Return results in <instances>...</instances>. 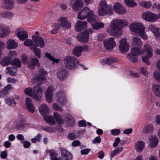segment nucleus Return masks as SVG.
<instances>
[{"label": "nucleus", "mask_w": 160, "mask_h": 160, "mask_svg": "<svg viewBox=\"0 0 160 160\" xmlns=\"http://www.w3.org/2000/svg\"><path fill=\"white\" fill-rule=\"evenodd\" d=\"M145 145V143L142 141L138 142L135 145V148L137 152H141Z\"/></svg>", "instance_id": "7c9ffc66"}, {"label": "nucleus", "mask_w": 160, "mask_h": 160, "mask_svg": "<svg viewBox=\"0 0 160 160\" xmlns=\"http://www.w3.org/2000/svg\"><path fill=\"white\" fill-rule=\"evenodd\" d=\"M61 154L62 157L64 158H68L70 159H72V156L71 153L64 148L62 149Z\"/></svg>", "instance_id": "c756f323"}, {"label": "nucleus", "mask_w": 160, "mask_h": 160, "mask_svg": "<svg viewBox=\"0 0 160 160\" xmlns=\"http://www.w3.org/2000/svg\"><path fill=\"white\" fill-rule=\"evenodd\" d=\"M30 49L32 50L34 52L36 56L38 58H41L40 49L37 48V47L31 46L30 47Z\"/></svg>", "instance_id": "c03bdc74"}, {"label": "nucleus", "mask_w": 160, "mask_h": 160, "mask_svg": "<svg viewBox=\"0 0 160 160\" xmlns=\"http://www.w3.org/2000/svg\"><path fill=\"white\" fill-rule=\"evenodd\" d=\"M26 106H29L33 104L32 102V99L31 98L27 97L26 98Z\"/></svg>", "instance_id": "bf43d9fd"}, {"label": "nucleus", "mask_w": 160, "mask_h": 160, "mask_svg": "<svg viewBox=\"0 0 160 160\" xmlns=\"http://www.w3.org/2000/svg\"><path fill=\"white\" fill-rule=\"evenodd\" d=\"M144 52H147V54H150L152 53V49L151 46L148 44H145L143 47Z\"/></svg>", "instance_id": "de8ad7c7"}, {"label": "nucleus", "mask_w": 160, "mask_h": 160, "mask_svg": "<svg viewBox=\"0 0 160 160\" xmlns=\"http://www.w3.org/2000/svg\"><path fill=\"white\" fill-rule=\"evenodd\" d=\"M7 81L8 83H15L17 82V80L14 78L11 77H8L7 79Z\"/></svg>", "instance_id": "774afa93"}, {"label": "nucleus", "mask_w": 160, "mask_h": 160, "mask_svg": "<svg viewBox=\"0 0 160 160\" xmlns=\"http://www.w3.org/2000/svg\"><path fill=\"white\" fill-rule=\"evenodd\" d=\"M132 45L135 47H141L143 44L141 39L137 37H133L132 39Z\"/></svg>", "instance_id": "bb28decb"}, {"label": "nucleus", "mask_w": 160, "mask_h": 160, "mask_svg": "<svg viewBox=\"0 0 160 160\" xmlns=\"http://www.w3.org/2000/svg\"><path fill=\"white\" fill-rule=\"evenodd\" d=\"M53 116L56 122L58 124H62L63 123L64 120L61 118L60 115L58 112H54Z\"/></svg>", "instance_id": "58836bf2"}, {"label": "nucleus", "mask_w": 160, "mask_h": 160, "mask_svg": "<svg viewBox=\"0 0 160 160\" xmlns=\"http://www.w3.org/2000/svg\"><path fill=\"white\" fill-rule=\"evenodd\" d=\"M24 92L26 94L31 97L32 96L33 93L32 89L30 88H26L24 90Z\"/></svg>", "instance_id": "6e6d98bb"}, {"label": "nucleus", "mask_w": 160, "mask_h": 160, "mask_svg": "<svg viewBox=\"0 0 160 160\" xmlns=\"http://www.w3.org/2000/svg\"><path fill=\"white\" fill-rule=\"evenodd\" d=\"M45 81V77L42 74L38 75L36 77H33L32 79V82L34 84H37L38 86Z\"/></svg>", "instance_id": "dca6fc26"}, {"label": "nucleus", "mask_w": 160, "mask_h": 160, "mask_svg": "<svg viewBox=\"0 0 160 160\" xmlns=\"http://www.w3.org/2000/svg\"><path fill=\"white\" fill-rule=\"evenodd\" d=\"M33 91L31 97L37 101L40 100L42 96L41 88L38 86H35L33 88Z\"/></svg>", "instance_id": "6e6552de"}, {"label": "nucleus", "mask_w": 160, "mask_h": 160, "mask_svg": "<svg viewBox=\"0 0 160 160\" xmlns=\"http://www.w3.org/2000/svg\"><path fill=\"white\" fill-rule=\"evenodd\" d=\"M118 61L116 59L113 57H110L106 59H104L101 62L102 63V65H104L105 64H110L112 63H114L117 62Z\"/></svg>", "instance_id": "c9c22d12"}, {"label": "nucleus", "mask_w": 160, "mask_h": 160, "mask_svg": "<svg viewBox=\"0 0 160 160\" xmlns=\"http://www.w3.org/2000/svg\"><path fill=\"white\" fill-rule=\"evenodd\" d=\"M13 89V87L12 85L10 84H8L2 90V94L4 95V96L7 95L9 92V90H12Z\"/></svg>", "instance_id": "ea45409f"}, {"label": "nucleus", "mask_w": 160, "mask_h": 160, "mask_svg": "<svg viewBox=\"0 0 160 160\" xmlns=\"http://www.w3.org/2000/svg\"><path fill=\"white\" fill-rule=\"evenodd\" d=\"M70 4L72 8L76 11L78 10L83 6V2L82 0H71Z\"/></svg>", "instance_id": "f8f14e48"}, {"label": "nucleus", "mask_w": 160, "mask_h": 160, "mask_svg": "<svg viewBox=\"0 0 160 160\" xmlns=\"http://www.w3.org/2000/svg\"><path fill=\"white\" fill-rule=\"evenodd\" d=\"M135 47L131 50V52L137 56L143 54L144 53V50L141 48V47Z\"/></svg>", "instance_id": "c85d7f7f"}, {"label": "nucleus", "mask_w": 160, "mask_h": 160, "mask_svg": "<svg viewBox=\"0 0 160 160\" xmlns=\"http://www.w3.org/2000/svg\"><path fill=\"white\" fill-rule=\"evenodd\" d=\"M87 19L88 22L92 23L98 20L99 18L98 16L94 14L93 11L91 10L89 13Z\"/></svg>", "instance_id": "a878e982"}, {"label": "nucleus", "mask_w": 160, "mask_h": 160, "mask_svg": "<svg viewBox=\"0 0 160 160\" xmlns=\"http://www.w3.org/2000/svg\"><path fill=\"white\" fill-rule=\"evenodd\" d=\"M143 19L148 22H153L158 19V16L155 14L149 11L144 12L142 14Z\"/></svg>", "instance_id": "423d86ee"}, {"label": "nucleus", "mask_w": 160, "mask_h": 160, "mask_svg": "<svg viewBox=\"0 0 160 160\" xmlns=\"http://www.w3.org/2000/svg\"><path fill=\"white\" fill-rule=\"evenodd\" d=\"M149 139L150 141V147L151 148H154L158 145V139L156 136H152Z\"/></svg>", "instance_id": "393cba45"}, {"label": "nucleus", "mask_w": 160, "mask_h": 160, "mask_svg": "<svg viewBox=\"0 0 160 160\" xmlns=\"http://www.w3.org/2000/svg\"><path fill=\"white\" fill-rule=\"evenodd\" d=\"M137 56L133 53L131 52L130 53H128L127 55V58L130 61L133 63H135L138 61V58Z\"/></svg>", "instance_id": "37998d69"}, {"label": "nucleus", "mask_w": 160, "mask_h": 160, "mask_svg": "<svg viewBox=\"0 0 160 160\" xmlns=\"http://www.w3.org/2000/svg\"><path fill=\"white\" fill-rule=\"evenodd\" d=\"M152 88L155 94L160 97V85L154 84L152 85Z\"/></svg>", "instance_id": "e433bc0d"}, {"label": "nucleus", "mask_w": 160, "mask_h": 160, "mask_svg": "<svg viewBox=\"0 0 160 160\" xmlns=\"http://www.w3.org/2000/svg\"><path fill=\"white\" fill-rule=\"evenodd\" d=\"M57 76L60 81H64L66 79L68 76V72L65 68H61L58 70Z\"/></svg>", "instance_id": "ddd939ff"}, {"label": "nucleus", "mask_w": 160, "mask_h": 160, "mask_svg": "<svg viewBox=\"0 0 160 160\" xmlns=\"http://www.w3.org/2000/svg\"><path fill=\"white\" fill-rule=\"evenodd\" d=\"M26 106H29L33 104L32 102V99L31 98L27 97L26 98Z\"/></svg>", "instance_id": "052dcab7"}, {"label": "nucleus", "mask_w": 160, "mask_h": 160, "mask_svg": "<svg viewBox=\"0 0 160 160\" xmlns=\"http://www.w3.org/2000/svg\"><path fill=\"white\" fill-rule=\"evenodd\" d=\"M119 49L122 53H124L127 52L129 48V43L127 42V39L125 38L121 39L119 42Z\"/></svg>", "instance_id": "0eeeda50"}, {"label": "nucleus", "mask_w": 160, "mask_h": 160, "mask_svg": "<svg viewBox=\"0 0 160 160\" xmlns=\"http://www.w3.org/2000/svg\"><path fill=\"white\" fill-rule=\"evenodd\" d=\"M122 147L116 148L114 150L111 152L110 154V158L112 159V158L116 155L118 153H119L123 150Z\"/></svg>", "instance_id": "79ce46f5"}, {"label": "nucleus", "mask_w": 160, "mask_h": 160, "mask_svg": "<svg viewBox=\"0 0 160 160\" xmlns=\"http://www.w3.org/2000/svg\"><path fill=\"white\" fill-rule=\"evenodd\" d=\"M148 28L153 33L156 37L158 38L160 36V28H157L154 25H150Z\"/></svg>", "instance_id": "412c9836"}, {"label": "nucleus", "mask_w": 160, "mask_h": 160, "mask_svg": "<svg viewBox=\"0 0 160 160\" xmlns=\"http://www.w3.org/2000/svg\"><path fill=\"white\" fill-rule=\"evenodd\" d=\"M114 10L119 14H123L126 12V10L120 3L117 2L113 6Z\"/></svg>", "instance_id": "f3484780"}, {"label": "nucleus", "mask_w": 160, "mask_h": 160, "mask_svg": "<svg viewBox=\"0 0 160 160\" xmlns=\"http://www.w3.org/2000/svg\"><path fill=\"white\" fill-rule=\"evenodd\" d=\"M48 152L50 156V159L56 157L58 155L56 152L53 150H50L48 151Z\"/></svg>", "instance_id": "13d9d810"}, {"label": "nucleus", "mask_w": 160, "mask_h": 160, "mask_svg": "<svg viewBox=\"0 0 160 160\" xmlns=\"http://www.w3.org/2000/svg\"><path fill=\"white\" fill-rule=\"evenodd\" d=\"M53 109L58 111H62V107L60 106L57 103H55L53 104Z\"/></svg>", "instance_id": "69168bd1"}, {"label": "nucleus", "mask_w": 160, "mask_h": 160, "mask_svg": "<svg viewBox=\"0 0 160 160\" xmlns=\"http://www.w3.org/2000/svg\"><path fill=\"white\" fill-rule=\"evenodd\" d=\"M7 27L4 24H0V37H4L9 34Z\"/></svg>", "instance_id": "b1692460"}, {"label": "nucleus", "mask_w": 160, "mask_h": 160, "mask_svg": "<svg viewBox=\"0 0 160 160\" xmlns=\"http://www.w3.org/2000/svg\"><path fill=\"white\" fill-rule=\"evenodd\" d=\"M33 42L30 39H27L24 42V44L25 46H29L30 45H32Z\"/></svg>", "instance_id": "338daca9"}, {"label": "nucleus", "mask_w": 160, "mask_h": 160, "mask_svg": "<svg viewBox=\"0 0 160 160\" xmlns=\"http://www.w3.org/2000/svg\"><path fill=\"white\" fill-rule=\"evenodd\" d=\"M113 37H111L109 39H106L103 42L105 49L109 50H112L116 46V42L114 40Z\"/></svg>", "instance_id": "1a4fd4ad"}, {"label": "nucleus", "mask_w": 160, "mask_h": 160, "mask_svg": "<svg viewBox=\"0 0 160 160\" xmlns=\"http://www.w3.org/2000/svg\"><path fill=\"white\" fill-rule=\"evenodd\" d=\"M17 54L15 51H9L8 57L9 58H11L12 60L14 57L16 56Z\"/></svg>", "instance_id": "680f3d73"}, {"label": "nucleus", "mask_w": 160, "mask_h": 160, "mask_svg": "<svg viewBox=\"0 0 160 160\" xmlns=\"http://www.w3.org/2000/svg\"><path fill=\"white\" fill-rule=\"evenodd\" d=\"M82 46H76L73 49V54L76 56L79 57L81 55V53L82 51Z\"/></svg>", "instance_id": "f704fd0d"}, {"label": "nucleus", "mask_w": 160, "mask_h": 160, "mask_svg": "<svg viewBox=\"0 0 160 160\" xmlns=\"http://www.w3.org/2000/svg\"><path fill=\"white\" fill-rule=\"evenodd\" d=\"M153 130V126L151 124L146 125L142 130V132L144 133H150Z\"/></svg>", "instance_id": "72a5a7b5"}, {"label": "nucleus", "mask_w": 160, "mask_h": 160, "mask_svg": "<svg viewBox=\"0 0 160 160\" xmlns=\"http://www.w3.org/2000/svg\"><path fill=\"white\" fill-rule=\"evenodd\" d=\"M41 134L38 135L34 138L31 139V141L32 142L35 143H36V142H39L41 139Z\"/></svg>", "instance_id": "5fc2aeb1"}, {"label": "nucleus", "mask_w": 160, "mask_h": 160, "mask_svg": "<svg viewBox=\"0 0 160 160\" xmlns=\"http://www.w3.org/2000/svg\"><path fill=\"white\" fill-rule=\"evenodd\" d=\"M56 98L59 104L63 106L66 104V100L65 98V95L62 92H58Z\"/></svg>", "instance_id": "2eb2a0df"}, {"label": "nucleus", "mask_w": 160, "mask_h": 160, "mask_svg": "<svg viewBox=\"0 0 160 160\" xmlns=\"http://www.w3.org/2000/svg\"><path fill=\"white\" fill-rule=\"evenodd\" d=\"M92 26L93 28L98 30L103 28L104 24L102 22H100L98 20L95 22L92 23Z\"/></svg>", "instance_id": "2f4dec72"}, {"label": "nucleus", "mask_w": 160, "mask_h": 160, "mask_svg": "<svg viewBox=\"0 0 160 160\" xmlns=\"http://www.w3.org/2000/svg\"><path fill=\"white\" fill-rule=\"evenodd\" d=\"M78 40L82 42H87L88 41L89 36L86 32H83L81 33L78 34L77 36Z\"/></svg>", "instance_id": "a211bd4d"}, {"label": "nucleus", "mask_w": 160, "mask_h": 160, "mask_svg": "<svg viewBox=\"0 0 160 160\" xmlns=\"http://www.w3.org/2000/svg\"><path fill=\"white\" fill-rule=\"evenodd\" d=\"M45 57H47L51 60L53 61L54 62H58V59L54 58L49 53H45Z\"/></svg>", "instance_id": "4d7b16f0"}, {"label": "nucleus", "mask_w": 160, "mask_h": 160, "mask_svg": "<svg viewBox=\"0 0 160 160\" xmlns=\"http://www.w3.org/2000/svg\"><path fill=\"white\" fill-rule=\"evenodd\" d=\"M18 45V43L13 39H9L6 42V48L9 50L15 49L17 47Z\"/></svg>", "instance_id": "5701e85b"}, {"label": "nucleus", "mask_w": 160, "mask_h": 160, "mask_svg": "<svg viewBox=\"0 0 160 160\" xmlns=\"http://www.w3.org/2000/svg\"><path fill=\"white\" fill-rule=\"evenodd\" d=\"M32 38L34 40V44L32 45L33 46L39 47L41 48H43L45 47V43L44 39L41 37L38 36H32Z\"/></svg>", "instance_id": "9d476101"}, {"label": "nucleus", "mask_w": 160, "mask_h": 160, "mask_svg": "<svg viewBox=\"0 0 160 160\" xmlns=\"http://www.w3.org/2000/svg\"><path fill=\"white\" fill-rule=\"evenodd\" d=\"M139 5L146 8H148L152 6V4L150 2H139Z\"/></svg>", "instance_id": "09e8293b"}, {"label": "nucleus", "mask_w": 160, "mask_h": 160, "mask_svg": "<svg viewBox=\"0 0 160 160\" xmlns=\"http://www.w3.org/2000/svg\"><path fill=\"white\" fill-rule=\"evenodd\" d=\"M39 111L40 114L44 117L46 114L49 113V109L46 104H43L40 106Z\"/></svg>", "instance_id": "cd10ccee"}, {"label": "nucleus", "mask_w": 160, "mask_h": 160, "mask_svg": "<svg viewBox=\"0 0 160 160\" xmlns=\"http://www.w3.org/2000/svg\"><path fill=\"white\" fill-rule=\"evenodd\" d=\"M128 24V22L125 20L114 19L111 22L106 31L111 36L116 37H120L122 33V28Z\"/></svg>", "instance_id": "f257e3e1"}, {"label": "nucleus", "mask_w": 160, "mask_h": 160, "mask_svg": "<svg viewBox=\"0 0 160 160\" xmlns=\"http://www.w3.org/2000/svg\"><path fill=\"white\" fill-rule=\"evenodd\" d=\"M98 13L100 16L111 15L113 13L112 8L108 5L106 0H101L99 3Z\"/></svg>", "instance_id": "7ed1b4c3"}, {"label": "nucleus", "mask_w": 160, "mask_h": 160, "mask_svg": "<svg viewBox=\"0 0 160 160\" xmlns=\"http://www.w3.org/2000/svg\"><path fill=\"white\" fill-rule=\"evenodd\" d=\"M152 56V53L150 54H147L146 56L143 55L142 56V59L143 62H145L147 65L149 64V59Z\"/></svg>", "instance_id": "a18cd8bd"}, {"label": "nucleus", "mask_w": 160, "mask_h": 160, "mask_svg": "<svg viewBox=\"0 0 160 160\" xmlns=\"http://www.w3.org/2000/svg\"><path fill=\"white\" fill-rule=\"evenodd\" d=\"M68 123L71 127L73 126L75 122L74 119L72 117H70L68 118Z\"/></svg>", "instance_id": "e2e57ef3"}, {"label": "nucleus", "mask_w": 160, "mask_h": 160, "mask_svg": "<svg viewBox=\"0 0 160 160\" xmlns=\"http://www.w3.org/2000/svg\"><path fill=\"white\" fill-rule=\"evenodd\" d=\"M125 2L129 7H133L136 5V3L132 0H125Z\"/></svg>", "instance_id": "3c124183"}, {"label": "nucleus", "mask_w": 160, "mask_h": 160, "mask_svg": "<svg viewBox=\"0 0 160 160\" xmlns=\"http://www.w3.org/2000/svg\"><path fill=\"white\" fill-rule=\"evenodd\" d=\"M87 24L86 21L78 20L75 25L76 30L77 31H81L86 27Z\"/></svg>", "instance_id": "aec40b11"}, {"label": "nucleus", "mask_w": 160, "mask_h": 160, "mask_svg": "<svg viewBox=\"0 0 160 160\" xmlns=\"http://www.w3.org/2000/svg\"><path fill=\"white\" fill-rule=\"evenodd\" d=\"M12 64L17 67H19L21 64L20 60L18 58L14 59L12 62Z\"/></svg>", "instance_id": "864d4df0"}, {"label": "nucleus", "mask_w": 160, "mask_h": 160, "mask_svg": "<svg viewBox=\"0 0 160 160\" xmlns=\"http://www.w3.org/2000/svg\"><path fill=\"white\" fill-rule=\"evenodd\" d=\"M4 99L6 103L9 106L15 105L16 104V102L12 97L7 96L4 98Z\"/></svg>", "instance_id": "473e14b6"}, {"label": "nucleus", "mask_w": 160, "mask_h": 160, "mask_svg": "<svg viewBox=\"0 0 160 160\" xmlns=\"http://www.w3.org/2000/svg\"><path fill=\"white\" fill-rule=\"evenodd\" d=\"M17 36L21 40L23 41L28 37V34L25 30L18 29L17 30Z\"/></svg>", "instance_id": "4be33fe9"}, {"label": "nucleus", "mask_w": 160, "mask_h": 160, "mask_svg": "<svg viewBox=\"0 0 160 160\" xmlns=\"http://www.w3.org/2000/svg\"><path fill=\"white\" fill-rule=\"evenodd\" d=\"M130 30L139 35L142 39L146 40L148 36L145 32V27L143 24L140 22H134L129 26Z\"/></svg>", "instance_id": "f03ea898"}, {"label": "nucleus", "mask_w": 160, "mask_h": 160, "mask_svg": "<svg viewBox=\"0 0 160 160\" xmlns=\"http://www.w3.org/2000/svg\"><path fill=\"white\" fill-rule=\"evenodd\" d=\"M7 69L9 72L10 75L12 76L15 75V73L17 72V68L14 67L13 68L8 67Z\"/></svg>", "instance_id": "8fccbe9b"}, {"label": "nucleus", "mask_w": 160, "mask_h": 160, "mask_svg": "<svg viewBox=\"0 0 160 160\" xmlns=\"http://www.w3.org/2000/svg\"><path fill=\"white\" fill-rule=\"evenodd\" d=\"M2 7L6 10H11L14 7V0H2L1 2Z\"/></svg>", "instance_id": "9b49d317"}, {"label": "nucleus", "mask_w": 160, "mask_h": 160, "mask_svg": "<svg viewBox=\"0 0 160 160\" xmlns=\"http://www.w3.org/2000/svg\"><path fill=\"white\" fill-rule=\"evenodd\" d=\"M153 74L154 78L156 80L160 82V72L156 70L153 72Z\"/></svg>", "instance_id": "603ef678"}, {"label": "nucleus", "mask_w": 160, "mask_h": 160, "mask_svg": "<svg viewBox=\"0 0 160 160\" xmlns=\"http://www.w3.org/2000/svg\"><path fill=\"white\" fill-rule=\"evenodd\" d=\"M90 11L87 7L84 8L78 12V18L79 19H84L88 17Z\"/></svg>", "instance_id": "4468645a"}, {"label": "nucleus", "mask_w": 160, "mask_h": 160, "mask_svg": "<svg viewBox=\"0 0 160 160\" xmlns=\"http://www.w3.org/2000/svg\"><path fill=\"white\" fill-rule=\"evenodd\" d=\"M0 15L2 17L8 18L11 19L13 16V14L11 12H2L0 13Z\"/></svg>", "instance_id": "a19ab883"}, {"label": "nucleus", "mask_w": 160, "mask_h": 160, "mask_svg": "<svg viewBox=\"0 0 160 160\" xmlns=\"http://www.w3.org/2000/svg\"><path fill=\"white\" fill-rule=\"evenodd\" d=\"M28 110L31 113H33L35 110V108L33 104L31 105L28 106H26Z\"/></svg>", "instance_id": "0e129e2a"}, {"label": "nucleus", "mask_w": 160, "mask_h": 160, "mask_svg": "<svg viewBox=\"0 0 160 160\" xmlns=\"http://www.w3.org/2000/svg\"><path fill=\"white\" fill-rule=\"evenodd\" d=\"M53 89L52 87H49L45 93L47 101L50 102L52 100Z\"/></svg>", "instance_id": "6ab92c4d"}, {"label": "nucleus", "mask_w": 160, "mask_h": 160, "mask_svg": "<svg viewBox=\"0 0 160 160\" xmlns=\"http://www.w3.org/2000/svg\"><path fill=\"white\" fill-rule=\"evenodd\" d=\"M64 62L66 68L70 70L76 68L77 64L78 63V61L75 57L70 56L66 57Z\"/></svg>", "instance_id": "20e7f679"}, {"label": "nucleus", "mask_w": 160, "mask_h": 160, "mask_svg": "<svg viewBox=\"0 0 160 160\" xmlns=\"http://www.w3.org/2000/svg\"><path fill=\"white\" fill-rule=\"evenodd\" d=\"M43 119L47 123L50 125H52L55 123V122L52 116H45L43 117Z\"/></svg>", "instance_id": "4c0bfd02"}, {"label": "nucleus", "mask_w": 160, "mask_h": 160, "mask_svg": "<svg viewBox=\"0 0 160 160\" xmlns=\"http://www.w3.org/2000/svg\"><path fill=\"white\" fill-rule=\"evenodd\" d=\"M11 61V58H9L8 57H6L4 59L1 61V64L3 66H8L10 64Z\"/></svg>", "instance_id": "49530a36"}, {"label": "nucleus", "mask_w": 160, "mask_h": 160, "mask_svg": "<svg viewBox=\"0 0 160 160\" xmlns=\"http://www.w3.org/2000/svg\"><path fill=\"white\" fill-rule=\"evenodd\" d=\"M55 28L59 29L62 28L63 29H68L71 27V23L67 21V18L65 17H61L59 18L57 23L54 24Z\"/></svg>", "instance_id": "39448f33"}]
</instances>
